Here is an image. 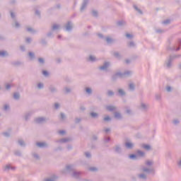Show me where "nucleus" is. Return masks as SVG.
Masks as SVG:
<instances>
[{
    "label": "nucleus",
    "instance_id": "nucleus-1",
    "mask_svg": "<svg viewBox=\"0 0 181 181\" xmlns=\"http://www.w3.org/2000/svg\"><path fill=\"white\" fill-rule=\"evenodd\" d=\"M132 74V71H125L124 72H117L112 75V81H117L118 78H127V77H129Z\"/></svg>",
    "mask_w": 181,
    "mask_h": 181
},
{
    "label": "nucleus",
    "instance_id": "nucleus-2",
    "mask_svg": "<svg viewBox=\"0 0 181 181\" xmlns=\"http://www.w3.org/2000/svg\"><path fill=\"white\" fill-rule=\"evenodd\" d=\"M66 170L67 172H73L71 174L72 177H74V179H80V175H81V173L78 171H76V169L74 168V165H66Z\"/></svg>",
    "mask_w": 181,
    "mask_h": 181
},
{
    "label": "nucleus",
    "instance_id": "nucleus-3",
    "mask_svg": "<svg viewBox=\"0 0 181 181\" xmlns=\"http://www.w3.org/2000/svg\"><path fill=\"white\" fill-rule=\"evenodd\" d=\"M181 57L180 54L178 55H170L169 58L165 61V65L166 66L167 69H170L172 67V62L175 60V59H177Z\"/></svg>",
    "mask_w": 181,
    "mask_h": 181
},
{
    "label": "nucleus",
    "instance_id": "nucleus-4",
    "mask_svg": "<svg viewBox=\"0 0 181 181\" xmlns=\"http://www.w3.org/2000/svg\"><path fill=\"white\" fill-rule=\"evenodd\" d=\"M137 178L139 180L146 181L148 180V175L145 173H141L137 174Z\"/></svg>",
    "mask_w": 181,
    "mask_h": 181
},
{
    "label": "nucleus",
    "instance_id": "nucleus-5",
    "mask_svg": "<svg viewBox=\"0 0 181 181\" xmlns=\"http://www.w3.org/2000/svg\"><path fill=\"white\" fill-rule=\"evenodd\" d=\"M141 172H143V173H146V175H149V173H154L155 169L143 167L141 168Z\"/></svg>",
    "mask_w": 181,
    "mask_h": 181
},
{
    "label": "nucleus",
    "instance_id": "nucleus-6",
    "mask_svg": "<svg viewBox=\"0 0 181 181\" xmlns=\"http://www.w3.org/2000/svg\"><path fill=\"white\" fill-rule=\"evenodd\" d=\"M48 119H49L48 118L41 117L36 118L35 119V122L37 124H43V122H46V121H47Z\"/></svg>",
    "mask_w": 181,
    "mask_h": 181
},
{
    "label": "nucleus",
    "instance_id": "nucleus-7",
    "mask_svg": "<svg viewBox=\"0 0 181 181\" xmlns=\"http://www.w3.org/2000/svg\"><path fill=\"white\" fill-rule=\"evenodd\" d=\"M48 90L49 91H50V93H52V94H54L58 91L57 88H56V86H54V85H49L48 87Z\"/></svg>",
    "mask_w": 181,
    "mask_h": 181
},
{
    "label": "nucleus",
    "instance_id": "nucleus-8",
    "mask_svg": "<svg viewBox=\"0 0 181 181\" xmlns=\"http://www.w3.org/2000/svg\"><path fill=\"white\" fill-rule=\"evenodd\" d=\"M88 2H90V0H83L82 3V6L80 8L81 12H83V11H84V9L87 8V5H88Z\"/></svg>",
    "mask_w": 181,
    "mask_h": 181
},
{
    "label": "nucleus",
    "instance_id": "nucleus-9",
    "mask_svg": "<svg viewBox=\"0 0 181 181\" xmlns=\"http://www.w3.org/2000/svg\"><path fill=\"white\" fill-rule=\"evenodd\" d=\"M65 29L67 32H70L73 29V23L71 21H68L65 25Z\"/></svg>",
    "mask_w": 181,
    "mask_h": 181
},
{
    "label": "nucleus",
    "instance_id": "nucleus-10",
    "mask_svg": "<svg viewBox=\"0 0 181 181\" xmlns=\"http://www.w3.org/2000/svg\"><path fill=\"white\" fill-rule=\"evenodd\" d=\"M105 108L107 111H110V112H112V111H117V106H114L112 105H107Z\"/></svg>",
    "mask_w": 181,
    "mask_h": 181
},
{
    "label": "nucleus",
    "instance_id": "nucleus-11",
    "mask_svg": "<svg viewBox=\"0 0 181 181\" xmlns=\"http://www.w3.org/2000/svg\"><path fill=\"white\" fill-rule=\"evenodd\" d=\"M108 67H110V62H106L103 64V66H100L99 69L100 70H107V69H108Z\"/></svg>",
    "mask_w": 181,
    "mask_h": 181
},
{
    "label": "nucleus",
    "instance_id": "nucleus-12",
    "mask_svg": "<svg viewBox=\"0 0 181 181\" xmlns=\"http://www.w3.org/2000/svg\"><path fill=\"white\" fill-rule=\"evenodd\" d=\"M16 168L15 167H12L11 165H6L5 166H4V172H8L9 170H15Z\"/></svg>",
    "mask_w": 181,
    "mask_h": 181
},
{
    "label": "nucleus",
    "instance_id": "nucleus-13",
    "mask_svg": "<svg viewBox=\"0 0 181 181\" xmlns=\"http://www.w3.org/2000/svg\"><path fill=\"white\" fill-rule=\"evenodd\" d=\"M71 141V139L70 138H64L58 140L57 142H59L60 144H66V142H70Z\"/></svg>",
    "mask_w": 181,
    "mask_h": 181
},
{
    "label": "nucleus",
    "instance_id": "nucleus-14",
    "mask_svg": "<svg viewBox=\"0 0 181 181\" xmlns=\"http://www.w3.org/2000/svg\"><path fill=\"white\" fill-rule=\"evenodd\" d=\"M37 146L39 148H47V144L45 142H37L36 143Z\"/></svg>",
    "mask_w": 181,
    "mask_h": 181
},
{
    "label": "nucleus",
    "instance_id": "nucleus-15",
    "mask_svg": "<svg viewBox=\"0 0 181 181\" xmlns=\"http://www.w3.org/2000/svg\"><path fill=\"white\" fill-rule=\"evenodd\" d=\"M114 149L116 153H121V152H122V149L121 148V146L119 145H116L114 147Z\"/></svg>",
    "mask_w": 181,
    "mask_h": 181
},
{
    "label": "nucleus",
    "instance_id": "nucleus-16",
    "mask_svg": "<svg viewBox=\"0 0 181 181\" xmlns=\"http://www.w3.org/2000/svg\"><path fill=\"white\" fill-rule=\"evenodd\" d=\"M140 108H141V110H143V111H146L148 110V108H149V105L141 103Z\"/></svg>",
    "mask_w": 181,
    "mask_h": 181
},
{
    "label": "nucleus",
    "instance_id": "nucleus-17",
    "mask_svg": "<svg viewBox=\"0 0 181 181\" xmlns=\"http://www.w3.org/2000/svg\"><path fill=\"white\" fill-rule=\"evenodd\" d=\"M136 155L137 158H144V156H145V152L139 150L136 151Z\"/></svg>",
    "mask_w": 181,
    "mask_h": 181
},
{
    "label": "nucleus",
    "instance_id": "nucleus-18",
    "mask_svg": "<svg viewBox=\"0 0 181 181\" xmlns=\"http://www.w3.org/2000/svg\"><path fill=\"white\" fill-rule=\"evenodd\" d=\"M28 57L30 60H35L36 59V56L35 55L34 52H28Z\"/></svg>",
    "mask_w": 181,
    "mask_h": 181
},
{
    "label": "nucleus",
    "instance_id": "nucleus-19",
    "mask_svg": "<svg viewBox=\"0 0 181 181\" xmlns=\"http://www.w3.org/2000/svg\"><path fill=\"white\" fill-rule=\"evenodd\" d=\"M125 147L127 148V149H132V148H134V144L131 142H126Z\"/></svg>",
    "mask_w": 181,
    "mask_h": 181
},
{
    "label": "nucleus",
    "instance_id": "nucleus-20",
    "mask_svg": "<svg viewBox=\"0 0 181 181\" xmlns=\"http://www.w3.org/2000/svg\"><path fill=\"white\" fill-rule=\"evenodd\" d=\"M118 95H120V97H124L125 95V90L124 89H118L117 90Z\"/></svg>",
    "mask_w": 181,
    "mask_h": 181
},
{
    "label": "nucleus",
    "instance_id": "nucleus-21",
    "mask_svg": "<svg viewBox=\"0 0 181 181\" xmlns=\"http://www.w3.org/2000/svg\"><path fill=\"white\" fill-rule=\"evenodd\" d=\"M115 118H116V119H122V115L121 113L116 112H115Z\"/></svg>",
    "mask_w": 181,
    "mask_h": 181
},
{
    "label": "nucleus",
    "instance_id": "nucleus-22",
    "mask_svg": "<svg viewBox=\"0 0 181 181\" xmlns=\"http://www.w3.org/2000/svg\"><path fill=\"white\" fill-rule=\"evenodd\" d=\"M88 62H91L92 63H94V62H97V58H95V57L93 55H90L88 59Z\"/></svg>",
    "mask_w": 181,
    "mask_h": 181
},
{
    "label": "nucleus",
    "instance_id": "nucleus-23",
    "mask_svg": "<svg viewBox=\"0 0 181 181\" xmlns=\"http://www.w3.org/2000/svg\"><path fill=\"white\" fill-rule=\"evenodd\" d=\"M30 117H32V112H28L27 113H25L24 118H25V121H28L29 119V118H30Z\"/></svg>",
    "mask_w": 181,
    "mask_h": 181
},
{
    "label": "nucleus",
    "instance_id": "nucleus-24",
    "mask_svg": "<svg viewBox=\"0 0 181 181\" xmlns=\"http://www.w3.org/2000/svg\"><path fill=\"white\" fill-rule=\"evenodd\" d=\"M85 91L88 95H91V94H93V89H91V88H86Z\"/></svg>",
    "mask_w": 181,
    "mask_h": 181
},
{
    "label": "nucleus",
    "instance_id": "nucleus-25",
    "mask_svg": "<svg viewBox=\"0 0 181 181\" xmlns=\"http://www.w3.org/2000/svg\"><path fill=\"white\" fill-rule=\"evenodd\" d=\"M37 90H43L45 88V84L43 83H38L37 84Z\"/></svg>",
    "mask_w": 181,
    "mask_h": 181
},
{
    "label": "nucleus",
    "instance_id": "nucleus-26",
    "mask_svg": "<svg viewBox=\"0 0 181 181\" xmlns=\"http://www.w3.org/2000/svg\"><path fill=\"white\" fill-rule=\"evenodd\" d=\"M129 89L130 90V91H135V84H134V83H129Z\"/></svg>",
    "mask_w": 181,
    "mask_h": 181
},
{
    "label": "nucleus",
    "instance_id": "nucleus-27",
    "mask_svg": "<svg viewBox=\"0 0 181 181\" xmlns=\"http://www.w3.org/2000/svg\"><path fill=\"white\" fill-rule=\"evenodd\" d=\"M13 98L14 100H19V98H21V94L18 92H16L13 93Z\"/></svg>",
    "mask_w": 181,
    "mask_h": 181
},
{
    "label": "nucleus",
    "instance_id": "nucleus-28",
    "mask_svg": "<svg viewBox=\"0 0 181 181\" xmlns=\"http://www.w3.org/2000/svg\"><path fill=\"white\" fill-rule=\"evenodd\" d=\"M133 7H134V8L135 9V11H136V12H138V13H139L140 15H142V13H142V10L140 9V8H138V6L134 5Z\"/></svg>",
    "mask_w": 181,
    "mask_h": 181
},
{
    "label": "nucleus",
    "instance_id": "nucleus-29",
    "mask_svg": "<svg viewBox=\"0 0 181 181\" xmlns=\"http://www.w3.org/2000/svg\"><path fill=\"white\" fill-rule=\"evenodd\" d=\"M90 115L91 117V118H94V119L98 118V113H97V112H91L90 113Z\"/></svg>",
    "mask_w": 181,
    "mask_h": 181
},
{
    "label": "nucleus",
    "instance_id": "nucleus-30",
    "mask_svg": "<svg viewBox=\"0 0 181 181\" xmlns=\"http://www.w3.org/2000/svg\"><path fill=\"white\" fill-rule=\"evenodd\" d=\"M32 156H33V158H34V159H35V160H39L40 159V156H39V154H37L36 153H33Z\"/></svg>",
    "mask_w": 181,
    "mask_h": 181
},
{
    "label": "nucleus",
    "instance_id": "nucleus-31",
    "mask_svg": "<svg viewBox=\"0 0 181 181\" xmlns=\"http://www.w3.org/2000/svg\"><path fill=\"white\" fill-rule=\"evenodd\" d=\"M64 91L65 94H69L70 93H71V88H69V87H65L64 88Z\"/></svg>",
    "mask_w": 181,
    "mask_h": 181
},
{
    "label": "nucleus",
    "instance_id": "nucleus-32",
    "mask_svg": "<svg viewBox=\"0 0 181 181\" xmlns=\"http://www.w3.org/2000/svg\"><path fill=\"white\" fill-rule=\"evenodd\" d=\"M18 144L20 146H25L26 145L23 139H18Z\"/></svg>",
    "mask_w": 181,
    "mask_h": 181
},
{
    "label": "nucleus",
    "instance_id": "nucleus-33",
    "mask_svg": "<svg viewBox=\"0 0 181 181\" xmlns=\"http://www.w3.org/2000/svg\"><path fill=\"white\" fill-rule=\"evenodd\" d=\"M129 158L132 159L133 160H136L138 159V156L136 154H131L129 156Z\"/></svg>",
    "mask_w": 181,
    "mask_h": 181
},
{
    "label": "nucleus",
    "instance_id": "nucleus-34",
    "mask_svg": "<svg viewBox=\"0 0 181 181\" xmlns=\"http://www.w3.org/2000/svg\"><path fill=\"white\" fill-rule=\"evenodd\" d=\"M105 40L107 42V43H108V45H111V43H112V42H114V40H112V38L107 37L105 38Z\"/></svg>",
    "mask_w": 181,
    "mask_h": 181
},
{
    "label": "nucleus",
    "instance_id": "nucleus-35",
    "mask_svg": "<svg viewBox=\"0 0 181 181\" xmlns=\"http://www.w3.org/2000/svg\"><path fill=\"white\" fill-rule=\"evenodd\" d=\"M13 26L16 28V29H19V28H21V24L18 21H15L14 24H13Z\"/></svg>",
    "mask_w": 181,
    "mask_h": 181
},
{
    "label": "nucleus",
    "instance_id": "nucleus-36",
    "mask_svg": "<svg viewBox=\"0 0 181 181\" xmlns=\"http://www.w3.org/2000/svg\"><path fill=\"white\" fill-rule=\"evenodd\" d=\"M173 124L174 125H179L180 124V120H179V119H174L173 120Z\"/></svg>",
    "mask_w": 181,
    "mask_h": 181
},
{
    "label": "nucleus",
    "instance_id": "nucleus-37",
    "mask_svg": "<svg viewBox=\"0 0 181 181\" xmlns=\"http://www.w3.org/2000/svg\"><path fill=\"white\" fill-rule=\"evenodd\" d=\"M14 155L16 156H22V153L19 150L14 151Z\"/></svg>",
    "mask_w": 181,
    "mask_h": 181
},
{
    "label": "nucleus",
    "instance_id": "nucleus-38",
    "mask_svg": "<svg viewBox=\"0 0 181 181\" xmlns=\"http://www.w3.org/2000/svg\"><path fill=\"white\" fill-rule=\"evenodd\" d=\"M60 28V25L54 24L52 27V30H57Z\"/></svg>",
    "mask_w": 181,
    "mask_h": 181
},
{
    "label": "nucleus",
    "instance_id": "nucleus-39",
    "mask_svg": "<svg viewBox=\"0 0 181 181\" xmlns=\"http://www.w3.org/2000/svg\"><path fill=\"white\" fill-rule=\"evenodd\" d=\"M155 97L157 101H160V100L162 99V95L160 93H156Z\"/></svg>",
    "mask_w": 181,
    "mask_h": 181
},
{
    "label": "nucleus",
    "instance_id": "nucleus-40",
    "mask_svg": "<svg viewBox=\"0 0 181 181\" xmlns=\"http://www.w3.org/2000/svg\"><path fill=\"white\" fill-rule=\"evenodd\" d=\"M117 26H124L125 21H117Z\"/></svg>",
    "mask_w": 181,
    "mask_h": 181
},
{
    "label": "nucleus",
    "instance_id": "nucleus-41",
    "mask_svg": "<svg viewBox=\"0 0 181 181\" xmlns=\"http://www.w3.org/2000/svg\"><path fill=\"white\" fill-rule=\"evenodd\" d=\"M2 135L4 136H5L6 138H9V136H11V133H9L8 132H4L2 133Z\"/></svg>",
    "mask_w": 181,
    "mask_h": 181
},
{
    "label": "nucleus",
    "instance_id": "nucleus-42",
    "mask_svg": "<svg viewBox=\"0 0 181 181\" xmlns=\"http://www.w3.org/2000/svg\"><path fill=\"white\" fill-rule=\"evenodd\" d=\"M144 149H146V151H150L151 146L148 144H144L143 146Z\"/></svg>",
    "mask_w": 181,
    "mask_h": 181
},
{
    "label": "nucleus",
    "instance_id": "nucleus-43",
    "mask_svg": "<svg viewBox=\"0 0 181 181\" xmlns=\"http://www.w3.org/2000/svg\"><path fill=\"white\" fill-rule=\"evenodd\" d=\"M27 32H30V33H36V30L32 28H27Z\"/></svg>",
    "mask_w": 181,
    "mask_h": 181
},
{
    "label": "nucleus",
    "instance_id": "nucleus-44",
    "mask_svg": "<svg viewBox=\"0 0 181 181\" xmlns=\"http://www.w3.org/2000/svg\"><path fill=\"white\" fill-rule=\"evenodd\" d=\"M114 91L112 90H107V95L108 97H112V95H114Z\"/></svg>",
    "mask_w": 181,
    "mask_h": 181
},
{
    "label": "nucleus",
    "instance_id": "nucleus-45",
    "mask_svg": "<svg viewBox=\"0 0 181 181\" xmlns=\"http://www.w3.org/2000/svg\"><path fill=\"white\" fill-rule=\"evenodd\" d=\"M92 16H93L95 18H97L98 16V11L95 10L92 11Z\"/></svg>",
    "mask_w": 181,
    "mask_h": 181
},
{
    "label": "nucleus",
    "instance_id": "nucleus-46",
    "mask_svg": "<svg viewBox=\"0 0 181 181\" xmlns=\"http://www.w3.org/2000/svg\"><path fill=\"white\" fill-rule=\"evenodd\" d=\"M129 47H135V42L134 41H131L128 43Z\"/></svg>",
    "mask_w": 181,
    "mask_h": 181
},
{
    "label": "nucleus",
    "instance_id": "nucleus-47",
    "mask_svg": "<svg viewBox=\"0 0 181 181\" xmlns=\"http://www.w3.org/2000/svg\"><path fill=\"white\" fill-rule=\"evenodd\" d=\"M89 170L90 172H97V170H98V168H97L96 167H90L89 168Z\"/></svg>",
    "mask_w": 181,
    "mask_h": 181
},
{
    "label": "nucleus",
    "instance_id": "nucleus-48",
    "mask_svg": "<svg viewBox=\"0 0 181 181\" xmlns=\"http://www.w3.org/2000/svg\"><path fill=\"white\" fill-rule=\"evenodd\" d=\"M146 165L147 166H152V165H153V161H152V160H147V161H146Z\"/></svg>",
    "mask_w": 181,
    "mask_h": 181
},
{
    "label": "nucleus",
    "instance_id": "nucleus-49",
    "mask_svg": "<svg viewBox=\"0 0 181 181\" xmlns=\"http://www.w3.org/2000/svg\"><path fill=\"white\" fill-rule=\"evenodd\" d=\"M0 56L2 57H5V56H8V53L5 51L0 52Z\"/></svg>",
    "mask_w": 181,
    "mask_h": 181
},
{
    "label": "nucleus",
    "instance_id": "nucleus-50",
    "mask_svg": "<svg viewBox=\"0 0 181 181\" xmlns=\"http://www.w3.org/2000/svg\"><path fill=\"white\" fill-rule=\"evenodd\" d=\"M113 56L116 57L117 59H121V55L119 54V52H114Z\"/></svg>",
    "mask_w": 181,
    "mask_h": 181
},
{
    "label": "nucleus",
    "instance_id": "nucleus-51",
    "mask_svg": "<svg viewBox=\"0 0 181 181\" xmlns=\"http://www.w3.org/2000/svg\"><path fill=\"white\" fill-rule=\"evenodd\" d=\"M9 108H11L9 105L6 104V105H4V111H8L9 110Z\"/></svg>",
    "mask_w": 181,
    "mask_h": 181
},
{
    "label": "nucleus",
    "instance_id": "nucleus-52",
    "mask_svg": "<svg viewBox=\"0 0 181 181\" xmlns=\"http://www.w3.org/2000/svg\"><path fill=\"white\" fill-rule=\"evenodd\" d=\"M11 87H12V86H11V84H9V83H6V86H5V88H6V90L7 91H9V90H11Z\"/></svg>",
    "mask_w": 181,
    "mask_h": 181
},
{
    "label": "nucleus",
    "instance_id": "nucleus-53",
    "mask_svg": "<svg viewBox=\"0 0 181 181\" xmlns=\"http://www.w3.org/2000/svg\"><path fill=\"white\" fill-rule=\"evenodd\" d=\"M40 43L42 45V46H46V45H47V41H46L45 39H42Z\"/></svg>",
    "mask_w": 181,
    "mask_h": 181
},
{
    "label": "nucleus",
    "instance_id": "nucleus-54",
    "mask_svg": "<svg viewBox=\"0 0 181 181\" xmlns=\"http://www.w3.org/2000/svg\"><path fill=\"white\" fill-rule=\"evenodd\" d=\"M165 90L168 93H172V87L171 86H166Z\"/></svg>",
    "mask_w": 181,
    "mask_h": 181
},
{
    "label": "nucleus",
    "instance_id": "nucleus-55",
    "mask_svg": "<svg viewBox=\"0 0 181 181\" xmlns=\"http://www.w3.org/2000/svg\"><path fill=\"white\" fill-rule=\"evenodd\" d=\"M110 141H111V138H110V137H105L104 138L105 144H108V142H110Z\"/></svg>",
    "mask_w": 181,
    "mask_h": 181
},
{
    "label": "nucleus",
    "instance_id": "nucleus-56",
    "mask_svg": "<svg viewBox=\"0 0 181 181\" xmlns=\"http://www.w3.org/2000/svg\"><path fill=\"white\" fill-rule=\"evenodd\" d=\"M38 62L40 63V64H43L45 63V59L38 58Z\"/></svg>",
    "mask_w": 181,
    "mask_h": 181
},
{
    "label": "nucleus",
    "instance_id": "nucleus-57",
    "mask_svg": "<svg viewBox=\"0 0 181 181\" xmlns=\"http://www.w3.org/2000/svg\"><path fill=\"white\" fill-rule=\"evenodd\" d=\"M126 37H127V39H132V37H134V35L129 33H126Z\"/></svg>",
    "mask_w": 181,
    "mask_h": 181
},
{
    "label": "nucleus",
    "instance_id": "nucleus-58",
    "mask_svg": "<svg viewBox=\"0 0 181 181\" xmlns=\"http://www.w3.org/2000/svg\"><path fill=\"white\" fill-rule=\"evenodd\" d=\"M103 119H104V121L108 122L111 121V117L110 116H107V117H104Z\"/></svg>",
    "mask_w": 181,
    "mask_h": 181
},
{
    "label": "nucleus",
    "instance_id": "nucleus-59",
    "mask_svg": "<svg viewBox=\"0 0 181 181\" xmlns=\"http://www.w3.org/2000/svg\"><path fill=\"white\" fill-rule=\"evenodd\" d=\"M169 23H170V20H169V19H167V20L163 21V25H169Z\"/></svg>",
    "mask_w": 181,
    "mask_h": 181
},
{
    "label": "nucleus",
    "instance_id": "nucleus-60",
    "mask_svg": "<svg viewBox=\"0 0 181 181\" xmlns=\"http://www.w3.org/2000/svg\"><path fill=\"white\" fill-rule=\"evenodd\" d=\"M42 74L45 76V77H48L49 72L47 71H42Z\"/></svg>",
    "mask_w": 181,
    "mask_h": 181
},
{
    "label": "nucleus",
    "instance_id": "nucleus-61",
    "mask_svg": "<svg viewBox=\"0 0 181 181\" xmlns=\"http://www.w3.org/2000/svg\"><path fill=\"white\" fill-rule=\"evenodd\" d=\"M168 50H171V51H173V50H176V47L175 46H173V47H168Z\"/></svg>",
    "mask_w": 181,
    "mask_h": 181
},
{
    "label": "nucleus",
    "instance_id": "nucleus-62",
    "mask_svg": "<svg viewBox=\"0 0 181 181\" xmlns=\"http://www.w3.org/2000/svg\"><path fill=\"white\" fill-rule=\"evenodd\" d=\"M13 64L14 66H21V64H22V62H13Z\"/></svg>",
    "mask_w": 181,
    "mask_h": 181
},
{
    "label": "nucleus",
    "instance_id": "nucleus-63",
    "mask_svg": "<svg viewBox=\"0 0 181 181\" xmlns=\"http://www.w3.org/2000/svg\"><path fill=\"white\" fill-rule=\"evenodd\" d=\"M156 33H165V30L160 29L156 30Z\"/></svg>",
    "mask_w": 181,
    "mask_h": 181
},
{
    "label": "nucleus",
    "instance_id": "nucleus-64",
    "mask_svg": "<svg viewBox=\"0 0 181 181\" xmlns=\"http://www.w3.org/2000/svg\"><path fill=\"white\" fill-rule=\"evenodd\" d=\"M61 119L62 121H64V119H66V115H64V113H61Z\"/></svg>",
    "mask_w": 181,
    "mask_h": 181
}]
</instances>
